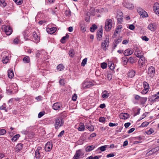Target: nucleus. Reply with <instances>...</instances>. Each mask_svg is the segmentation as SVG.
I'll use <instances>...</instances> for the list:
<instances>
[{"label": "nucleus", "instance_id": "f257e3e1", "mask_svg": "<svg viewBox=\"0 0 159 159\" xmlns=\"http://www.w3.org/2000/svg\"><path fill=\"white\" fill-rule=\"evenodd\" d=\"M109 36L108 35L106 36L104 41H103L101 44V48L103 50L106 51L109 45Z\"/></svg>", "mask_w": 159, "mask_h": 159}, {"label": "nucleus", "instance_id": "f03ea898", "mask_svg": "<svg viewBox=\"0 0 159 159\" xmlns=\"http://www.w3.org/2000/svg\"><path fill=\"white\" fill-rule=\"evenodd\" d=\"M112 25V21L111 19H108L105 22V29L107 31H109L111 29Z\"/></svg>", "mask_w": 159, "mask_h": 159}, {"label": "nucleus", "instance_id": "7ed1b4c3", "mask_svg": "<svg viewBox=\"0 0 159 159\" xmlns=\"http://www.w3.org/2000/svg\"><path fill=\"white\" fill-rule=\"evenodd\" d=\"M134 54L138 57H139L143 56L141 48L137 46H135L134 48Z\"/></svg>", "mask_w": 159, "mask_h": 159}, {"label": "nucleus", "instance_id": "20e7f679", "mask_svg": "<svg viewBox=\"0 0 159 159\" xmlns=\"http://www.w3.org/2000/svg\"><path fill=\"white\" fill-rule=\"evenodd\" d=\"M138 62V66L140 68H142L146 66L147 64V61L143 56L139 57Z\"/></svg>", "mask_w": 159, "mask_h": 159}, {"label": "nucleus", "instance_id": "39448f33", "mask_svg": "<svg viewBox=\"0 0 159 159\" xmlns=\"http://www.w3.org/2000/svg\"><path fill=\"white\" fill-rule=\"evenodd\" d=\"M64 122L61 118H58L57 119L55 120V128L56 129H58L63 124Z\"/></svg>", "mask_w": 159, "mask_h": 159}, {"label": "nucleus", "instance_id": "423d86ee", "mask_svg": "<svg viewBox=\"0 0 159 159\" xmlns=\"http://www.w3.org/2000/svg\"><path fill=\"white\" fill-rule=\"evenodd\" d=\"M137 11L141 17L144 18L148 17V15L147 13L142 8L140 7L138 8Z\"/></svg>", "mask_w": 159, "mask_h": 159}, {"label": "nucleus", "instance_id": "0eeeda50", "mask_svg": "<svg viewBox=\"0 0 159 159\" xmlns=\"http://www.w3.org/2000/svg\"><path fill=\"white\" fill-rule=\"evenodd\" d=\"M2 28L7 35H10L12 32V30L9 26L3 25Z\"/></svg>", "mask_w": 159, "mask_h": 159}, {"label": "nucleus", "instance_id": "6e6552de", "mask_svg": "<svg viewBox=\"0 0 159 159\" xmlns=\"http://www.w3.org/2000/svg\"><path fill=\"white\" fill-rule=\"evenodd\" d=\"M155 70L154 67L151 66L150 67L148 70L147 76L150 77H153L154 75Z\"/></svg>", "mask_w": 159, "mask_h": 159}, {"label": "nucleus", "instance_id": "1a4fd4ad", "mask_svg": "<svg viewBox=\"0 0 159 159\" xmlns=\"http://www.w3.org/2000/svg\"><path fill=\"white\" fill-rule=\"evenodd\" d=\"M52 147V143L50 142H48L45 144L44 149L46 151L49 152L51 150Z\"/></svg>", "mask_w": 159, "mask_h": 159}, {"label": "nucleus", "instance_id": "9d476101", "mask_svg": "<svg viewBox=\"0 0 159 159\" xmlns=\"http://www.w3.org/2000/svg\"><path fill=\"white\" fill-rule=\"evenodd\" d=\"M42 150V148L40 147H38L37 149L35 151V156L37 159H39L41 157L40 152Z\"/></svg>", "mask_w": 159, "mask_h": 159}, {"label": "nucleus", "instance_id": "9b49d317", "mask_svg": "<svg viewBox=\"0 0 159 159\" xmlns=\"http://www.w3.org/2000/svg\"><path fill=\"white\" fill-rule=\"evenodd\" d=\"M123 13L122 12H118L116 16L118 22L119 23H121L123 20Z\"/></svg>", "mask_w": 159, "mask_h": 159}, {"label": "nucleus", "instance_id": "f8f14e48", "mask_svg": "<svg viewBox=\"0 0 159 159\" xmlns=\"http://www.w3.org/2000/svg\"><path fill=\"white\" fill-rule=\"evenodd\" d=\"M83 154L82 153L80 150H78L76 151L74 157V159H78L80 156H82Z\"/></svg>", "mask_w": 159, "mask_h": 159}, {"label": "nucleus", "instance_id": "ddd939ff", "mask_svg": "<svg viewBox=\"0 0 159 159\" xmlns=\"http://www.w3.org/2000/svg\"><path fill=\"white\" fill-rule=\"evenodd\" d=\"M62 107V104L59 102H56L54 103L52 106V108L54 110H58L61 108Z\"/></svg>", "mask_w": 159, "mask_h": 159}, {"label": "nucleus", "instance_id": "4468645a", "mask_svg": "<svg viewBox=\"0 0 159 159\" xmlns=\"http://www.w3.org/2000/svg\"><path fill=\"white\" fill-rule=\"evenodd\" d=\"M153 10L155 13L159 16V4L157 2L154 3L153 6Z\"/></svg>", "mask_w": 159, "mask_h": 159}, {"label": "nucleus", "instance_id": "2eb2a0df", "mask_svg": "<svg viewBox=\"0 0 159 159\" xmlns=\"http://www.w3.org/2000/svg\"><path fill=\"white\" fill-rule=\"evenodd\" d=\"M148 28L151 31H154L157 29V26L156 24L151 23L148 25Z\"/></svg>", "mask_w": 159, "mask_h": 159}, {"label": "nucleus", "instance_id": "dca6fc26", "mask_svg": "<svg viewBox=\"0 0 159 159\" xmlns=\"http://www.w3.org/2000/svg\"><path fill=\"white\" fill-rule=\"evenodd\" d=\"M120 118L122 119L125 120L129 117V114L126 113H122L120 114L119 116Z\"/></svg>", "mask_w": 159, "mask_h": 159}, {"label": "nucleus", "instance_id": "f3484780", "mask_svg": "<svg viewBox=\"0 0 159 159\" xmlns=\"http://www.w3.org/2000/svg\"><path fill=\"white\" fill-rule=\"evenodd\" d=\"M133 53V51L130 49L126 50L124 52V54L125 56H128L132 54Z\"/></svg>", "mask_w": 159, "mask_h": 159}, {"label": "nucleus", "instance_id": "a211bd4d", "mask_svg": "<svg viewBox=\"0 0 159 159\" xmlns=\"http://www.w3.org/2000/svg\"><path fill=\"white\" fill-rule=\"evenodd\" d=\"M92 85L91 82H85L83 84V87L84 89L90 88Z\"/></svg>", "mask_w": 159, "mask_h": 159}, {"label": "nucleus", "instance_id": "6ab92c4d", "mask_svg": "<svg viewBox=\"0 0 159 159\" xmlns=\"http://www.w3.org/2000/svg\"><path fill=\"white\" fill-rule=\"evenodd\" d=\"M57 30V28L55 27L48 28L47 29V32L50 34H52L54 33Z\"/></svg>", "mask_w": 159, "mask_h": 159}, {"label": "nucleus", "instance_id": "aec40b11", "mask_svg": "<svg viewBox=\"0 0 159 159\" xmlns=\"http://www.w3.org/2000/svg\"><path fill=\"white\" fill-rule=\"evenodd\" d=\"M125 6L126 8L130 10H133L134 8V7L133 4L130 3H126Z\"/></svg>", "mask_w": 159, "mask_h": 159}, {"label": "nucleus", "instance_id": "412c9836", "mask_svg": "<svg viewBox=\"0 0 159 159\" xmlns=\"http://www.w3.org/2000/svg\"><path fill=\"white\" fill-rule=\"evenodd\" d=\"M23 145L21 143H19L16 146L15 149L16 151L18 152L22 148Z\"/></svg>", "mask_w": 159, "mask_h": 159}, {"label": "nucleus", "instance_id": "4be33fe9", "mask_svg": "<svg viewBox=\"0 0 159 159\" xmlns=\"http://www.w3.org/2000/svg\"><path fill=\"white\" fill-rule=\"evenodd\" d=\"M33 36L34 40L36 41L37 42H38L40 40V37L35 32H34L33 33Z\"/></svg>", "mask_w": 159, "mask_h": 159}, {"label": "nucleus", "instance_id": "5701e85b", "mask_svg": "<svg viewBox=\"0 0 159 159\" xmlns=\"http://www.w3.org/2000/svg\"><path fill=\"white\" fill-rule=\"evenodd\" d=\"M8 75L9 78H13L14 76V73L12 70L9 69L8 70Z\"/></svg>", "mask_w": 159, "mask_h": 159}, {"label": "nucleus", "instance_id": "b1692460", "mask_svg": "<svg viewBox=\"0 0 159 159\" xmlns=\"http://www.w3.org/2000/svg\"><path fill=\"white\" fill-rule=\"evenodd\" d=\"M109 95V93L106 90L103 91L102 93V97L104 98H107Z\"/></svg>", "mask_w": 159, "mask_h": 159}, {"label": "nucleus", "instance_id": "393cba45", "mask_svg": "<svg viewBox=\"0 0 159 159\" xmlns=\"http://www.w3.org/2000/svg\"><path fill=\"white\" fill-rule=\"evenodd\" d=\"M143 85L144 89H143V92L145 91H147L148 90L149 88V85L146 82H144L143 83Z\"/></svg>", "mask_w": 159, "mask_h": 159}, {"label": "nucleus", "instance_id": "a878e982", "mask_svg": "<svg viewBox=\"0 0 159 159\" xmlns=\"http://www.w3.org/2000/svg\"><path fill=\"white\" fill-rule=\"evenodd\" d=\"M77 129L80 131H84L85 129V126L84 124L82 123H80L79 126Z\"/></svg>", "mask_w": 159, "mask_h": 159}, {"label": "nucleus", "instance_id": "bb28decb", "mask_svg": "<svg viewBox=\"0 0 159 159\" xmlns=\"http://www.w3.org/2000/svg\"><path fill=\"white\" fill-rule=\"evenodd\" d=\"M135 73V72L134 70H130L128 73V76L130 78H132L134 77Z\"/></svg>", "mask_w": 159, "mask_h": 159}, {"label": "nucleus", "instance_id": "cd10ccee", "mask_svg": "<svg viewBox=\"0 0 159 159\" xmlns=\"http://www.w3.org/2000/svg\"><path fill=\"white\" fill-rule=\"evenodd\" d=\"M95 148V146L93 145L88 146L86 148V151L87 152H90L93 150Z\"/></svg>", "mask_w": 159, "mask_h": 159}, {"label": "nucleus", "instance_id": "c85d7f7f", "mask_svg": "<svg viewBox=\"0 0 159 159\" xmlns=\"http://www.w3.org/2000/svg\"><path fill=\"white\" fill-rule=\"evenodd\" d=\"M85 127L88 129L90 131H93L94 130V128L93 126L92 125H86L85 126Z\"/></svg>", "mask_w": 159, "mask_h": 159}, {"label": "nucleus", "instance_id": "c756f323", "mask_svg": "<svg viewBox=\"0 0 159 159\" xmlns=\"http://www.w3.org/2000/svg\"><path fill=\"white\" fill-rule=\"evenodd\" d=\"M122 63L124 65H126L127 64L128 61V60L126 57H124L122 58Z\"/></svg>", "mask_w": 159, "mask_h": 159}, {"label": "nucleus", "instance_id": "7c9ffc66", "mask_svg": "<svg viewBox=\"0 0 159 159\" xmlns=\"http://www.w3.org/2000/svg\"><path fill=\"white\" fill-rule=\"evenodd\" d=\"M102 36V30H101L100 32V33L97 34V39L99 41H100Z\"/></svg>", "mask_w": 159, "mask_h": 159}, {"label": "nucleus", "instance_id": "2f4dec72", "mask_svg": "<svg viewBox=\"0 0 159 159\" xmlns=\"http://www.w3.org/2000/svg\"><path fill=\"white\" fill-rule=\"evenodd\" d=\"M64 68V66L62 64H59L57 67V70L59 71H61Z\"/></svg>", "mask_w": 159, "mask_h": 159}, {"label": "nucleus", "instance_id": "473e14b6", "mask_svg": "<svg viewBox=\"0 0 159 159\" xmlns=\"http://www.w3.org/2000/svg\"><path fill=\"white\" fill-rule=\"evenodd\" d=\"M23 61L25 63H29L30 62L29 57L27 56H25L23 59Z\"/></svg>", "mask_w": 159, "mask_h": 159}, {"label": "nucleus", "instance_id": "72a5a7b5", "mask_svg": "<svg viewBox=\"0 0 159 159\" xmlns=\"http://www.w3.org/2000/svg\"><path fill=\"white\" fill-rule=\"evenodd\" d=\"M69 37V35L68 34H66V36H64L61 39V42L62 43H65V40H66V39H68Z\"/></svg>", "mask_w": 159, "mask_h": 159}, {"label": "nucleus", "instance_id": "f704fd0d", "mask_svg": "<svg viewBox=\"0 0 159 159\" xmlns=\"http://www.w3.org/2000/svg\"><path fill=\"white\" fill-rule=\"evenodd\" d=\"M97 28V27L96 25L95 24L93 25L90 28V30L92 32H93Z\"/></svg>", "mask_w": 159, "mask_h": 159}, {"label": "nucleus", "instance_id": "c9c22d12", "mask_svg": "<svg viewBox=\"0 0 159 159\" xmlns=\"http://www.w3.org/2000/svg\"><path fill=\"white\" fill-rule=\"evenodd\" d=\"M5 1V0H0V5L3 7H5L7 5Z\"/></svg>", "mask_w": 159, "mask_h": 159}, {"label": "nucleus", "instance_id": "e433bc0d", "mask_svg": "<svg viewBox=\"0 0 159 159\" xmlns=\"http://www.w3.org/2000/svg\"><path fill=\"white\" fill-rule=\"evenodd\" d=\"M20 136V135L19 134L16 135L12 138V141H16Z\"/></svg>", "mask_w": 159, "mask_h": 159}, {"label": "nucleus", "instance_id": "4c0bfd02", "mask_svg": "<svg viewBox=\"0 0 159 159\" xmlns=\"http://www.w3.org/2000/svg\"><path fill=\"white\" fill-rule=\"evenodd\" d=\"M147 98H142L140 99V101L141 104H143L147 101Z\"/></svg>", "mask_w": 159, "mask_h": 159}, {"label": "nucleus", "instance_id": "58836bf2", "mask_svg": "<svg viewBox=\"0 0 159 159\" xmlns=\"http://www.w3.org/2000/svg\"><path fill=\"white\" fill-rule=\"evenodd\" d=\"M9 61L8 57H3V59L2 60V61L4 63H7Z\"/></svg>", "mask_w": 159, "mask_h": 159}, {"label": "nucleus", "instance_id": "ea45409f", "mask_svg": "<svg viewBox=\"0 0 159 159\" xmlns=\"http://www.w3.org/2000/svg\"><path fill=\"white\" fill-rule=\"evenodd\" d=\"M87 61V58H85L82 61L81 63V65L82 66H84L86 64Z\"/></svg>", "mask_w": 159, "mask_h": 159}, {"label": "nucleus", "instance_id": "a19ab883", "mask_svg": "<svg viewBox=\"0 0 159 159\" xmlns=\"http://www.w3.org/2000/svg\"><path fill=\"white\" fill-rule=\"evenodd\" d=\"M81 30L83 32H84L86 30L85 25H80Z\"/></svg>", "mask_w": 159, "mask_h": 159}, {"label": "nucleus", "instance_id": "79ce46f5", "mask_svg": "<svg viewBox=\"0 0 159 159\" xmlns=\"http://www.w3.org/2000/svg\"><path fill=\"white\" fill-rule=\"evenodd\" d=\"M17 5H21L22 2V0H13Z\"/></svg>", "mask_w": 159, "mask_h": 159}, {"label": "nucleus", "instance_id": "37998d69", "mask_svg": "<svg viewBox=\"0 0 159 159\" xmlns=\"http://www.w3.org/2000/svg\"><path fill=\"white\" fill-rule=\"evenodd\" d=\"M128 61L130 63H133L134 62V59L133 57H130L129 58Z\"/></svg>", "mask_w": 159, "mask_h": 159}, {"label": "nucleus", "instance_id": "c03bdc74", "mask_svg": "<svg viewBox=\"0 0 159 159\" xmlns=\"http://www.w3.org/2000/svg\"><path fill=\"white\" fill-rule=\"evenodd\" d=\"M149 122L147 121L143 122L141 124V126L142 127H145L147 126L149 124Z\"/></svg>", "mask_w": 159, "mask_h": 159}, {"label": "nucleus", "instance_id": "a18cd8bd", "mask_svg": "<svg viewBox=\"0 0 159 159\" xmlns=\"http://www.w3.org/2000/svg\"><path fill=\"white\" fill-rule=\"evenodd\" d=\"M122 41V38L120 37L116 40H115V42L116 44H118L120 42Z\"/></svg>", "mask_w": 159, "mask_h": 159}, {"label": "nucleus", "instance_id": "49530a36", "mask_svg": "<svg viewBox=\"0 0 159 159\" xmlns=\"http://www.w3.org/2000/svg\"><path fill=\"white\" fill-rule=\"evenodd\" d=\"M74 54H75V52L73 50H71L69 51V55L71 57H72L74 56Z\"/></svg>", "mask_w": 159, "mask_h": 159}, {"label": "nucleus", "instance_id": "de8ad7c7", "mask_svg": "<svg viewBox=\"0 0 159 159\" xmlns=\"http://www.w3.org/2000/svg\"><path fill=\"white\" fill-rule=\"evenodd\" d=\"M153 132H154V130H153V129L152 128H151L149 129V130L147 131V132H146V133L147 134H148V135H150V134H151L152 133H153Z\"/></svg>", "mask_w": 159, "mask_h": 159}, {"label": "nucleus", "instance_id": "09e8293b", "mask_svg": "<svg viewBox=\"0 0 159 159\" xmlns=\"http://www.w3.org/2000/svg\"><path fill=\"white\" fill-rule=\"evenodd\" d=\"M6 105L5 104H3L2 106L0 107V109L1 110H5L6 111H7L6 109Z\"/></svg>", "mask_w": 159, "mask_h": 159}, {"label": "nucleus", "instance_id": "8fccbe9b", "mask_svg": "<svg viewBox=\"0 0 159 159\" xmlns=\"http://www.w3.org/2000/svg\"><path fill=\"white\" fill-rule=\"evenodd\" d=\"M120 30H119L117 29H116L115 32L114 33V35L113 36V38H115L116 36V34H118L119 32H120Z\"/></svg>", "mask_w": 159, "mask_h": 159}, {"label": "nucleus", "instance_id": "3c124183", "mask_svg": "<svg viewBox=\"0 0 159 159\" xmlns=\"http://www.w3.org/2000/svg\"><path fill=\"white\" fill-rule=\"evenodd\" d=\"M107 66V64L106 63L103 62L101 64V67L103 69L106 68Z\"/></svg>", "mask_w": 159, "mask_h": 159}, {"label": "nucleus", "instance_id": "603ef678", "mask_svg": "<svg viewBox=\"0 0 159 159\" xmlns=\"http://www.w3.org/2000/svg\"><path fill=\"white\" fill-rule=\"evenodd\" d=\"M6 130L4 129H0V135H2L6 133Z\"/></svg>", "mask_w": 159, "mask_h": 159}, {"label": "nucleus", "instance_id": "864d4df0", "mask_svg": "<svg viewBox=\"0 0 159 159\" xmlns=\"http://www.w3.org/2000/svg\"><path fill=\"white\" fill-rule=\"evenodd\" d=\"M159 148L158 147H156L154 148H153L151 150L152 151V153H155L157 151L159 150Z\"/></svg>", "mask_w": 159, "mask_h": 159}, {"label": "nucleus", "instance_id": "5fc2aeb1", "mask_svg": "<svg viewBox=\"0 0 159 159\" xmlns=\"http://www.w3.org/2000/svg\"><path fill=\"white\" fill-rule=\"evenodd\" d=\"M77 98V96L75 94H74V95L72 97V100L73 101H75L76 100Z\"/></svg>", "mask_w": 159, "mask_h": 159}, {"label": "nucleus", "instance_id": "6e6d98bb", "mask_svg": "<svg viewBox=\"0 0 159 159\" xmlns=\"http://www.w3.org/2000/svg\"><path fill=\"white\" fill-rule=\"evenodd\" d=\"M107 147V146H103L100 148L101 150L102 151H104L106 150V148Z\"/></svg>", "mask_w": 159, "mask_h": 159}, {"label": "nucleus", "instance_id": "4d7b16f0", "mask_svg": "<svg viewBox=\"0 0 159 159\" xmlns=\"http://www.w3.org/2000/svg\"><path fill=\"white\" fill-rule=\"evenodd\" d=\"M118 124L117 123H109V126H111V127H113V126H116L118 125Z\"/></svg>", "mask_w": 159, "mask_h": 159}, {"label": "nucleus", "instance_id": "13d9d810", "mask_svg": "<svg viewBox=\"0 0 159 159\" xmlns=\"http://www.w3.org/2000/svg\"><path fill=\"white\" fill-rule=\"evenodd\" d=\"M64 133V131L62 130V131L60 134L58 135V137H61L63 135Z\"/></svg>", "mask_w": 159, "mask_h": 159}, {"label": "nucleus", "instance_id": "bf43d9fd", "mask_svg": "<svg viewBox=\"0 0 159 159\" xmlns=\"http://www.w3.org/2000/svg\"><path fill=\"white\" fill-rule=\"evenodd\" d=\"M44 115V113L42 112H40L38 114V117L39 118H41Z\"/></svg>", "mask_w": 159, "mask_h": 159}, {"label": "nucleus", "instance_id": "052dcab7", "mask_svg": "<svg viewBox=\"0 0 159 159\" xmlns=\"http://www.w3.org/2000/svg\"><path fill=\"white\" fill-rule=\"evenodd\" d=\"M135 28V27L133 25H130L129 26V28L132 30H133Z\"/></svg>", "mask_w": 159, "mask_h": 159}, {"label": "nucleus", "instance_id": "680f3d73", "mask_svg": "<svg viewBox=\"0 0 159 159\" xmlns=\"http://www.w3.org/2000/svg\"><path fill=\"white\" fill-rule=\"evenodd\" d=\"M142 38L143 40H145L146 41H147L149 40L148 38L146 36L142 37Z\"/></svg>", "mask_w": 159, "mask_h": 159}, {"label": "nucleus", "instance_id": "e2e57ef3", "mask_svg": "<svg viewBox=\"0 0 159 159\" xmlns=\"http://www.w3.org/2000/svg\"><path fill=\"white\" fill-rule=\"evenodd\" d=\"M131 123L129 122H128L125 124V126L126 128L128 127L130 125Z\"/></svg>", "mask_w": 159, "mask_h": 159}, {"label": "nucleus", "instance_id": "0e129e2a", "mask_svg": "<svg viewBox=\"0 0 159 159\" xmlns=\"http://www.w3.org/2000/svg\"><path fill=\"white\" fill-rule=\"evenodd\" d=\"M13 86L15 88L14 90H16L17 88V84L15 83H13L12 85V87Z\"/></svg>", "mask_w": 159, "mask_h": 159}, {"label": "nucleus", "instance_id": "69168bd1", "mask_svg": "<svg viewBox=\"0 0 159 159\" xmlns=\"http://www.w3.org/2000/svg\"><path fill=\"white\" fill-rule=\"evenodd\" d=\"M99 120L100 122L103 123L105 121V119L104 117H101L100 118Z\"/></svg>", "mask_w": 159, "mask_h": 159}, {"label": "nucleus", "instance_id": "338daca9", "mask_svg": "<svg viewBox=\"0 0 159 159\" xmlns=\"http://www.w3.org/2000/svg\"><path fill=\"white\" fill-rule=\"evenodd\" d=\"M135 130V129L134 128H132L130 129L128 132V133L129 134L130 133L133 132Z\"/></svg>", "mask_w": 159, "mask_h": 159}, {"label": "nucleus", "instance_id": "774afa93", "mask_svg": "<svg viewBox=\"0 0 159 159\" xmlns=\"http://www.w3.org/2000/svg\"><path fill=\"white\" fill-rule=\"evenodd\" d=\"M19 40L17 38H15L13 41V42L15 44H17L18 43Z\"/></svg>", "mask_w": 159, "mask_h": 159}]
</instances>
